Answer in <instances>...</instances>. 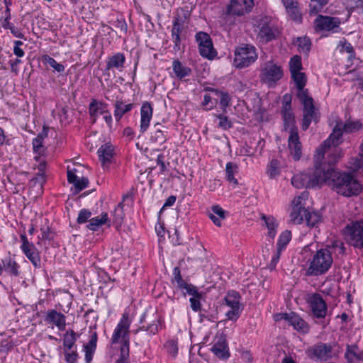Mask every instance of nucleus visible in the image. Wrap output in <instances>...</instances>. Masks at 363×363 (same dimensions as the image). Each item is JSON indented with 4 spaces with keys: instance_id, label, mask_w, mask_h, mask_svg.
<instances>
[{
    "instance_id": "nucleus-1",
    "label": "nucleus",
    "mask_w": 363,
    "mask_h": 363,
    "mask_svg": "<svg viewBox=\"0 0 363 363\" xmlns=\"http://www.w3.org/2000/svg\"><path fill=\"white\" fill-rule=\"evenodd\" d=\"M324 178V184H327L337 194L344 196H355L362 191V185L352 174L338 172L333 167H325Z\"/></svg>"
},
{
    "instance_id": "nucleus-2",
    "label": "nucleus",
    "mask_w": 363,
    "mask_h": 363,
    "mask_svg": "<svg viewBox=\"0 0 363 363\" xmlns=\"http://www.w3.org/2000/svg\"><path fill=\"white\" fill-rule=\"evenodd\" d=\"M131 320L129 319L128 314L124 313L116 325L111 339L112 345L121 343V354L116 363H128L129 357V328Z\"/></svg>"
},
{
    "instance_id": "nucleus-3",
    "label": "nucleus",
    "mask_w": 363,
    "mask_h": 363,
    "mask_svg": "<svg viewBox=\"0 0 363 363\" xmlns=\"http://www.w3.org/2000/svg\"><path fill=\"white\" fill-rule=\"evenodd\" d=\"M318 160L315 155V169L313 172H301L294 175L291 184L297 189L315 188L324 184L325 166L318 165Z\"/></svg>"
},
{
    "instance_id": "nucleus-4",
    "label": "nucleus",
    "mask_w": 363,
    "mask_h": 363,
    "mask_svg": "<svg viewBox=\"0 0 363 363\" xmlns=\"http://www.w3.org/2000/svg\"><path fill=\"white\" fill-rule=\"evenodd\" d=\"M333 259L329 249H320L313 256L306 269L307 276H320L325 274L331 267Z\"/></svg>"
},
{
    "instance_id": "nucleus-5",
    "label": "nucleus",
    "mask_w": 363,
    "mask_h": 363,
    "mask_svg": "<svg viewBox=\"0 0 363 363\" xmlns=\"http://www.w3.org/2000/svg\"><path fill=\"white\" fill-rule=\"evenodd\" d=\"M257 59V54L254 46L248 44L242 45L235 50L234 65L239 69L247 67Z\"/></svg>"
},
{
    "instance_id": "nucleus-6",
    "label": "nucleus",
    "mask_w": 363,
    "mask_h": 363,
    "mask_svg": "<svg viewBox=\"0 0 363 363\" xmlns=\"http://www.w3.org/2000/svg\"><path fill=\"white\" fill-rule=\"evenodd\" d=\"M297 97L303 106L301 128L303 130H306L312 121L315 123L318 121V111L315 108L313 99L309 96L308 92L306 94L302 92Z\"/></svg>"
},
{
    "instance_id": "nucleus-7",
    "label": "nucleus",
    "mask_w": 363,
    "mask_h": 363,
    "mask_svg": "<svg viewBox=\"0 0 363 363\" xmlns=\"http://www.w3.org/2000/svg\"><path fill=\"white\" fill-rule=\"evenodd\" d=\"M343 235L350 245L363 247V220H355L347 224L343 229Z\"/></svg>"
},
{
    "instance_id": "nucleus-8",
    "label": "nucleus",
    "mask_w": 363,
    "mask_h": 363,
    "mask_svg": "<svg viewBox=\"0 0 363 363\" xmlns=\"http://www.w3.org/2000/svg\"><path fill=\"white\" fill-rule=\"evenodd\" d=\"M335 125L333 127L332 133L329 135L328 138L325 140L316 150L317 160L323 159L324 155L329 147L331 146L336 147L341 144L343 141L342 135L344 130L341 127V120L337 119L335 121Z\"/></svg>"
},
{
    "instance_id": "nucleus-9",
    "label": "nucleus",
    "mask_w": 363,
    "mask_h": 363,
    "mask_svg": "<svg viewBox=\"0 0 363 363\" xmlns=\"http://www.w3.org/2000/svg\"><path fill=\"white\" fill-rule=\"evenodd\" d=\"M257 38L259 42L268 43L279 35L278 30L272 24L267 17H261L257 21Z\"/></svg>"
},
{
    "instance_id": "nucleus-10",
    "label": "nucleus",
    "mask_w": 363,
    "mask_h": 363,
    "mask_svg": "<svg viewBox=\"0 0 363 363\" xmlns=\"http://www.w3.org/2000/svg\"><path fill=\"white\" fill-rule=\"evenodd\" d=\"M254 6V0H230L226 6L225 14L233 16H243L250 13Z\"/></svg>"
},
{
    "instance_id": "nucleus-11",
    "label": "nucleus",
    "mask_w": 363,
    "mask_h": 363,
    "mask_svg": "<svg viewBox=\"0 0 363 363\" xmlns=\"http://www.w3.org/2000/svg\"><path fill=\"white\" fill-rule=\"evenodd\" d=\"M282 117L286 131H288L289 133L298 132L297 128L295 125L294 115L291 110V96L288 94H285L283 97Z\"/></svg>"
},
{
    "instance_id": "nucleus-12",
    "label": "nucleus",
    "mask_w": 363,
    "mask_h": 363,
    "mask_svg": "<svg viewBox=\"0 0 363 363\" xmlns=\"http://www.w3.org/2000/svg\"><path fill=\"white\" fill-rule=\"evenodd\" d=\"M196 40L199 45L200 55L208 60H213L217 55L213 48V43L208 34L199 32L196 35Z\"/></svg>"
},
{
    "instance_id": "nucleus-13",
    "label": "nucleus",
    "mask_w": 363,
    "mask_h": 363,
    "mask_svg": "<svg viewBox=\"0 0 363 363\" xmlns=\"http://www.w3.org/2000/svg\"><path fill=\"white\" fill-rule=\"evenodd\" d=\"M283 77V70L281 66L269 61L264 64L261 69V79L268 84L274 83Z\"/></svg>"
},
{
    "instance_id": "nucleus-14",
    "label": "nucleus",
    "mask_w": 363,
    "mask_h": 363,
    "mask_svg": "<svg viewBox=\"0 0 363 363\" xmlns=\"http://www.w3.org/2000/svg\"><path fill=\"white\" fill-rule=\"evenodd\" d=\"M332 350L330 345L320 342L308 348L306 353L311 359L327 361L332 358Z\"/></svg>"
},
{
    "instance_id": "nucleus-15",
    "label": "nucleus",
    "mask_w": 363,
    "mask_h": 363,
    "mask_svg": "<svg viewBox=\"0 0 363 363\" xmlns=\"http://www.w3.org/2000/svg\"><path fill=\"white\" fill-rule=\"evenodd\" d=\"M313 315L318 318H324L327 313V306L319 294H313L307 298Z\"/></svg>"
},
{
    "instance_id": "nucleus-16",
    "label": "nucleus",
    "mask_w": 363,
    "mask_h": 363,
    "mask_svg": "<svg viewBox=\"0 0 363 363\" xmlns=\"http://www.w3.org/2000/svg\"><path fill=\"white\" fill-rule=\"evenodd\" d=\"M340 25V20L336 17L318 15L314 21V28L316 31H329Z\"/></svg>"
},
{
    "instance_id": "nucleus-17",
    "label": "nucleus",
    "mask_w": 363,
    "mask_h": 363,
    "mask_svg": "<svg viewBox=\"0 0 363 363\" xmlns=\"http://www.w3.org/2000/svg\"><path fill=\"white\" fill-rule=\"evenodd\" d=\"M21 239L23 242L21 245V250L23 253L35 267H40V258L35 245L33 243L28 242L27 237L25 235H21Z\"/></svg>"
},
{
    "instance_id": "nucleus-18",
    "label": "nucleus",
    "mask_w": 363,
    "mask_h": 363,
    "mask_svg": "<svg viewBox=\"0 0 363 363\" xmlns=\"http://www.w3.org/2000/svg\"><path fill=\"white\" fill-rule=\"evenodd\" d=\"M45 321L50 325L56 326L59 330L63 331L66 327L65 315L56 310H49L45 317Z\"/></svg>"
},
{
    "instance_id": "nucleus-19",
    "label": "nucleus",
    "mask_w": 363,
    "mask_h": 363,
    "mask_svg": "<svg viewBox=\"0 0 363 363\" xmlns=\"http://www.w3.org/2000/svg\"><path fill=\"white\" fill-rule=\"evenodd\" d=\"M288 146L293 158L295 160H299L302 155V146L298 132L289 133Z\"/></svg>"
},
{
    "instance_id": "nucleus-20",
    "label": "nucleus",
    "mask_w": 363,
    "mask_h": 363,
    "mask_svg": "<svg viewBox=\"0 0 363 363\" xmlns=\"http://www.w3.org/2000/svg\"><path fill=\"white\" fill-rule=\"evenodd\" d=\"M152 116V107L148 102L143 104L140 108V130L145 133L149 128L150 121Z\"/></svg>"
},
{
    "instance_id": "nucleus-21",
    "label": "nucleus",
    "mask_w": 363,
    "mask_h": 363,
    "mask_svg": "<svg viewBox=\"0 0 363 363\" xmlns=\"http://www.w3.org/2000/svg\"><path fill=\"white\" fill-rule=\"evenodd\" d=\"M167 128L160 123H155L151 131L150 141L155 144L162 145L166 140Z\"/></svg>"
},
{
    "instance_id": "nucleus-22",
    "label": "nucleus",
    "mask_w": 363,
    "mask_h": 363,
    "mask_svg": "<svg viewBox=\"0 0 363 363\" xmlns=\"http://www.w3.org/2000/svg\"><path fill=\"white\" fill-rule=\"evenodd\" d=\"M113 146L108 143L101 145L98 150L97 153L103 167H106V165H108L111 162L113 157Z\"/></svg>"
},
{
    "instance_id": "nucleus-23",
    "label": "nucleus",
    "mask_w": 363,
    "mask_h": 363,
    "mask_svg": "<svg viewBox=\"0 0 363 363\" xmlns=\"http://www.w3.org/2000/svg\"><path fill=\"white\" fill-rule=\"evenodd\" d=\"M67 181L69 183L74 185L75 194H78L89 184V179L86 177L79 178L76 175L74 172L72 170L67 171Z\"/></svg>"
},
{
    "instance_id": "nucleus-24",
    "label": "nucleus",
    "mask_w": 363,
    "mask_h": 363,
    "mask_svg": "<svg viewBox=\"0 0 363 363\" xmlns=\"http://www.w3.org/2000/svg\"><path fill=\"white\" fill-rule=\"evenodd\" d=\"M345 357L347 363H359L363 360V351L360 350L357 345H347Z\"/></svg>"
},
{
    "instance_id": "nucleus-25",
    "label": "nucleus",
    "mask_w": 363,
    "mask_h": 363,
    "mask_svg": "<svg viewBox=\"0 0 363 363\" xmlns=\"http://www.w3.org/2000/svg\"><path fill=\"white\" fill-rule=\"evenodd\" d=\"M211 350L219 359H226L230 357L228 345L224 338H219Z\"/></svg>"
},
{
    "instance_id": "nucleus-26",
    "label": "nucleus",
    "mask_w": 363,
    "mask_h": 363,
    "mask_svg": "<svg viewBox=\"0 0 363 363\" xmlns=\"http://www.w3.org/2000/svg\"><path fill=\"white\" fill-rule=\"evenodd\" d=\"M261 219L264 222V225L267 228V235L272 240H273L276 236L277 228H278V223L276 219L272 216H267L264 214L261 215Z\"/></svg>"
},
{
    "instance_id": "nucleus-27",
    "label": "nucleus",
    "mask_w": 363,
    "mask_h": 363,
    "mask_svg": "<svg viewBox=\"0 0 363 363\" xmlns=\"http://www.w3.org/2000/svg\"><path fill=\"white\" fill-rule=\"evenodd\" d=\"M107 104L93 100L89 107V111L93 123L96 122L99 114L102 115L106 109Z\"/></svg>"
},
{
    "instance_id": "nucleus-28",
    "label": "nucleus",
    "mask_w": 363,
    "mask_h": 363,
    "mask_svg": "<svg viewBox=\"0 0 363 363\" xmlns=\"http://www.w3.org/2000/svg\"><path fill=\"white\" fill-rule=\"evenodd\" d=\"M125 55L123 53L118 52L108 58L106 62V70L111 69H121L124 67Z\"/></svg>"
},
{
    "instance_id": "nucleus-29",
    "label": "nucleus",
    "mask_w": 363,
    "mask_h": 363,
    "mask_svg": "<svg viewBox=\"0 0 363 363\" xmlns=\"http://www.w3.org/2000/svg\"><path fill=\"white\" fill-rule=\"evenodd\" d=\"M97 333L94 332L88 342L87 344L84 345V351L85 352V361L86 363H90L93 358V354L96 348L97 342Z\"/></svg>"
},
{
    "instance_id": "nucleus-30",
    "label": "nucleus",
    "mask_w": 363,
    "mask_h": 363,
    "mask_svg": "<svg viewBox=\"0 0 363 363\" xmlns=\"http://www.w3.org/2000/svg\"><path fill=\"white\" fill-rule=\"evenodd\" d=\"M133 104H125L123 100L117 98L114 104V117L117 121H120L123 116L130 111L133 108Z\"/></svg>"
},
{
    "instance_id": "nucleus-31",
    "label": "nucleus",
    "mask_w": 363,
    "mask_h": 363,
    "mask_svg": "<svg viewBox=\"0 0 363 363\" xmlns=\"http://www.w3.org/2000/svg\"><path fill=\"white\" fill-rule=\"evenodd\" d=\"M288 323L298 331L307 333L308 331V324L299 315L295 313H291Z\"/></svg>"
},
{
    "instance_id": "nucleus-32",
    "label": "nucleus",
    "mask_w": 363,
    "mask_h": 363,
    "mask_svg": "<svg viewBox=\"0 0 363 363\" xmlns=\"http://www.w3.org/2000/svg\"><path fill=\"white\" fill-rule=\"evenodd\" d=\"M291 77L297 88V96L301 95L302 92L303 94L308 92V89H304L306 83V76L303 72H298L292 73Z\"/></svg>"
},
{
    "instance_id": "nucleus-33",
    "label": "nucleus",
    "mask_w": 363,
    "mask_h": 363,
    "mask_svg": "<svg viewBox=\"0 0 363 363\" xmlns=\"http://www.w3.org/2000/svg\"><path fill=\"white\" fill-rule=\"evenodd\" d=\"M78 335L73 330H67L63 336V348L65 351L71 350L75 345Z\"/></svg>"
},
{
    "instance_id": "nucleus-34",
    "label": "nucleus",
    "mask_w": 363,
    "mask_h": 363,
    "mask_svg": "<svg viewBox=\"0 0 363 363\" xmlns=\"http://www.w3.org/2000/svg\"><path fill=\"white\" fill-rule=\"evenodd\" d=\"M172 68L176 77L180 79L189 76L191 72L189 67L184 66L178 60L173 61Z\"/></svg>"
},
{
    "instance_id": "nucleus-35",
    "label": "nucleus",
    "mask_w": 363,
    "mask_h": 363,
    "mask_svg": "<svg viewBox=\"0 0 363 363\" xmlns=\"http://www.w3.org/2000/svg\"><path fill=\"white\" fill-rule=\"evenodd\" d=\"M267 174L270 179H274L281 174L280 162L277 159H272L267 167Z\"/></svg>"
},
{
    "instance_id": "nucleus-36",
    "label": "nucleus",
    "mask_w": 363,
    "mask_h": 363,
    "mask_svg": "<svg viewBox=\"0 0 363 363\" xmlns=\"http://www.w3.org/2000/svg\"><path fill=\"white\" fill-rule=\"evenodd\" d=\"M307 210L305 208H292L290 213V220L293 223L299 224L302 223L305 219V214Z\"/></svg>"
},
{
    "instance_id": "nucleus-37",
    "label": "nucleus",
    "mask_w": 363,
    "mask_h": 363,
    "mask_svg": "<svg viewBox=\"0 0 363 363\" xmlns=\"http://www.w3.org/2000/svg\"><path fill=\"white\" fill-rule=\"evenodd\" d=\"M107 220V213H103L101 217L97 216L91 218L89 220V223L87 225V228L92 231H96L102 225L105 224Z\"/></svg>"
},
{
    "instance_id": "nucleus-38",
    "label": "nucleus",
    "mask_w": 363,
    "mask_h": 363,
    "mask_svg": "<svg viewBox=\"0 0 363 363\" xmlns=\"http://www.w3.org/2000/svg\"><path fill=\"white\" fill-rule=\"evenodd\" d=\"M238 167L236 164L233 162H228L226 164V178L229 182L233 184L234 187L238 185V182L234 177V174L238 172Z\"/></svg>"
},
{
    "instance_id": "nucleus-39",
    "label": "nucleus",
    "mask_w": 363,
    "mask_h": 363,
    "mask_svg": "<svg viewBox=\"0 0 363 363\" xmlns=\"http://www.w3.org/2000/svg\"><path fill=\"white\" fill-rule=\"evenodd\" d=\"M328 2L329 0H311L309 4L310 15H316L321 12Z\"/></svg>"
},
{
    "instance_id": "nucleus-40",
    "label": "nucleus",
    "mask_w": 363,
    "mask_h": 363,
    "mask_svg": "<svg viewBox=\"0 0 363 363\" xmlns=\"http://www.w3.org/2000/svg\"><path fill=\"white\" fill-rule=\"evenodd\" d=\"M343 156V152L341 149H335L333 152L330 155V160L328 161V164L323 163L321 161L323 159L318 160V165H321L323 167L325 166L326 169L328 167H333L340 159H341Z\"/></svg>"
},
{
    "instance_id": "nucleus-41",
    "label": "nucleus",
    "mask_w": 363,
    "mask_h": 363,
    "mask_svg": "<svg viewBox=\"0 0 363 363\" xmlns=\"http://www.w3.org/2000/svg\"><path fill=\"white\" fill-rule=\"evenodd\" d=\"M341 127L345 133H352L361 130L363 125L359 121H347L345 123L341 121Z\"/></svg>"
},
{
    "instance_id": "nucleus-42",
    "label": "nucleus",
    "mask_w": 363,
    "mask_h": 363,
    "mask_svg": "<svg viewBox=\"0 0 363 363\" xmlns=\"http://www.w3.org/2000/svg\"><path fill=\"white\" fill-rule=\"evenodd\" d=\"M240 296L236 291L229 292L225 298L226 305L230 308L240 307Z\"/></svg>"
},
{
    "instance_id": "nucleus-43",
    "label": "nucleus",
    "mask_w": 363,
    "mask_h": 363,
    "mask_svg": "<svg viewBox=\"0 0 363 363\" xmlns=\"http://www.w3.org/2000/svg\"><path fill=\"white\" fill-rule=\"evenodd\" d=\"M211 91L213 92L216 96L220 97V105L223 111H225L226 107L230 105V96L228 92L219 91L216 89H211Z\"/></svg>"
},
{
    "instance_id": "nucleus-44",
    "label": "nucleus",
    "mask_w": 363,
    "mask_h": 363,
    "mask_svg": "<svg viewBox=\"0 0 363 363\" xmlns=\"http://www.w3.org/2000/svg\"><path fill=\"white\" fill-rule=\"evenodd\" d=\"M45 166L46 164L44 161L40 162L38 167L39 172L35 177L31 179V182H33L34 184L38 183L40 189H42L43 184L45 182V177L44 173Z\"/></svg>"
},
{
    "instance_id": "nucleus-45",
    "label": "nucleus",
    "mask_w": 363,
    "mask_h": 363,
    "mask_svg": "<svg viewBox=\"0 0 363 363\" xmlns=\"http://www.w3.org/2000/svg\"><path fill=\"white\" fill-rule=\"evenodd\" d=\"M297 45L298 47L299 51L307 55L311 49V40L309 38L304 36L301 38H298L296 40Z\"/></svg>"
},
{
    "instance_id": "nucleus-46",
    "label": "nucleus",
    "mask_w": 363,
    "mask_h": 363,
    "mask_svg": "<svg viewBox=\"0 0 363 363\" xmlns=\"http://www.w3.org/2000/svg\"><path fill=\"white\" fill-rule=\"evenodd\" d=\"M320 216L319 213L316 212H309L307 211L306 213L305 214V220L308 225L309 226H315L316 224H318L320 221Z\"/></svg>"
},
{
    "instance_id": "nucleus-47",
    "label": "nucleus",
    "mask_w": 363,
    "mask_h": 363,
    "mask_svg": "<svg viewBox=\"0 0 363 363\" xmlns=\"http://www.w3.org/2000/svg\"><path fill=\"white\" fill-rule=\"evenodd\" d=\"M291 74L301 72L302 69L301 58L298 55H294L291 58L289 62Z\"/></svg>"
},
{
    "instance_id": "nucleus-48",
    "label": "nucleus",
    "mask_w": 363,
    "mask_h": 363,
    "mask_svg": "<svg viewBox=\"0 0 363 363\" xmlns=\"http://www.w3.org/2000/svg\"><path fill=\"white\" fill-rule=\"evenodd\" d=\"M43 60L45 63L48 64L51 67L54 69L55 71L57 72H62L65 70L64 65L57 62V61L54 58L48 55H44L43 57Z\"/></svg>"
},
{
    "instance_id": "nucleus-49",
    "label": "nucleus",
    "mask_w": 363,
    "mask_h": 363,
    "mask_svg": "<svg viewBox=\"0 0 363 363\" xmlns=\"http://www.w3.org/2000/svg\"><path fill=\"white\" fill-rule=\"evenodd\" d=\"M113 216L114 223L117 225H121L124 218L123 205L122 203H118L115 208Z\"/></svg>"
},
{
    "instance_id": "nucleus-50",
    "label": "nucleus",
    "mask_w": 363,
    "mask_h": 363,
    "mask_svg": "<svg viewBox=\"0 0 363 363\" xmlns=\"http://www.w3.org/2000/svg\"><path fill=\"white\" fill-rule=\"evenodd\" d=\"M291 239V231L284 230L279 235V240L277 242V247H279V248L285 249L286 246L290 242Z\"/></svg>"
},
{
    "instance_id": "nucleus-51",
    "label": "nucleus",
    "mask_w": 363,
    "mask_h": 363,
    "mask_svg": "<svg viewBox=\"0 0 363 363\" xmlns=\"http://www.w3.org/2000/svg\"><path fill=\"white\" fill-rule=\"evenodd\" d=\"M363 167V153H360L355 157H352L350 161V168L353 171H357Z\"/></svg>"
},
{
    "instance_id": "nucleus-52",
    "label": "nucleus",
    "mask_w": 363,
    "mask_h": 363,
    "mask_svg": "<svg viewBox=\"0 0 363 363\" xmlns=\"http://www.w3.org/2000/svg\"><path fill=\"white\" fill-rule=\"evenodd\" d=\"M180 290L184 291L185 290L186 292H184V294H188L192 296H196L197 298H202V294L199 292L196 287L194 286L192 284L185 283L179 288Z\"/></svg>"
},
{
    "instance_id": "nucleus-53",
    "label": "nucleus",
    "mask_w": 363,
    "mask_h": 363,
    "mask_svg": "<svg viewBox=\"0 0 363 363\" xmlns=\"http://www.w3.org/2000/svg\"><path fill=\"white\" fill-rule=\"evenodd\" d=\"M286 12L293 21L297 23H301L302 15L299 11L298 5L288 9V10H286Z\"/></svg>"
},
{
    "instance_id": "nucleus-54",
    "label": "nucleus",
    "mask_w": 363,
    "mask_h": 363,
    "mask_svg": "<svg viewBox=\"0 0 363 363\" xmlns=\"http://www.w3.org/2000/svg\"><path fill=\"white\" fill-rule=\"evenodd\" d=\"M340 46L341 47V48H340L341 52H347L349 54L348 59L350 60H351L355 57V53L354 51V48L350 43H348L347 41H344V42L340 41Z\"/></svg>"
},
{
    "instance_id": "nucleus-55",
    "label": "nucleus",
    "mask_w": 363,
    "mask_h": 363,
    "mask_svg": "<svg viewBox=\"0 0 363 363\" xmlns=\"http://www.w3.org/2000/svg\"><path fill=\"white\" fill-rule=\"evenodd\" d=\"M4 267L5 270L7 271L9 274L14 276L18 275V265L11 259H9V260L4 263Z\"/></svg>"
},
{
    "instance_id": "nucleus-56",
    "label": "nucleus",
    "mask_w": 363,
    "mask_h": 363,
    "mask_svg": "<svg viewBox=\"0 0 363 363\" xmlns=\"http://www.w3.org/2000/svg\"><path fill=\"white\" fill-rule=\"evenodd\" d=\"M182 31V26L181 25L177 22L175 21L173 24L172 28V39L174 40L175 43V45L178 46L180 43V33Z\"/></svg>"
},
{
    "instance_id": "nucleus-57",
    "label": "nucleus",
    "mask_w": 363,
    "mask_h": 363,
    "mask_svg": "<svg viewBox=\"0 0 363 363\" xmlns=\"http://www.w3.org/2000/svg\"><path fill=\"white\" fill-rule=\"evenodd\" d=\"M216 117L219 119L218 128L223 130H228L233 127V123L228 118L223 114H218Z\"/></svg>"
},
{
    "instance_id": "nucleus-58",
    "label": "nucleus",
    "mask_w": 363,
    "mask_h": 363,
    "mask_svg": "<svg viewBox=\"0 0 363 363\" xmlns=\"http://www.w3.org/2000/svg\"><path fill=\"white\" fill-rule=\"evenodd\" d=\"M308 198V193L303 192L300 196L295 197L292 201V208H305V201Z\"/></svg>"
},
{
    "instance_id": "nucleus-59",
    "label": "nucleus",
    "mask_w": 363,
    "mask_h": 363,
    "mask_svg": "<svg viewBox=\"0 0 363 363\" xmlns=\"http://www.w3.org/2000/svg\"><path fill=\"white\" fill-rule=\"evenodd\" d=\"M40 231H41V235L38 236L39 240L37 242L38 245H40L41 242L43 240H50L52 239L51 231H50V228H49V226L42 227L40 228Z\"/></svg>"
},
{
    "instance_id": "nucleus-60",
    "label": "nucleus",
    "mask_w": 363,
    "mask_h": 363,
    "mask_svg": "<svg viewBox=\"0 0 363 363\" xmlns=\"http://www.w3.org/2000/svg\"><path fill=\"white\" fill-rule=\"evenodd\" d=\"M344 3L348 10L363 7V0H345Z\"/></svg>"
},
{
    "instance_id": "nucleus-61",
    "label": "nucleus",
    "mask_w": 363,
    "mask_h": 363,
    "mask_svg": "<svg viewBox=\"0 0 363 363\" xmlns=\"http://www.w3.org/2000/svg\"><path fill=\"white\" fill-rule=\"evenodd\" d=\"M325 249H329L333 252V250H337L339 254H343L345 252V247L343 243L340 240H335L330 245H328Z\"/></svg>"
},
{
    "instance_id": "nucleus-62",
    "label": "nucleus",
    "mask_w": 363,
    "mask_h": 363,
    "mask_svg": "<svg viewBox=\"0 0 363 363\" xmlns=\"http://www.w3.org/2000/svg\"><path fill=\"white\" fill-rule=\"evenodd\" d=\"M91 216V213L87 209H82L78 215L77 222L78 223H86Z\"/></svg>"
},
{
    "instance_id": "nucleus-63",
    "label": "nucleus",
    "mask_w": 363,
    "mask_h": 363,
    "mask_svg": "<svg viewBox=\"0 0 363 363\" xmlns=\"http://www.w3.org/2000/svg\"><path fill=\"white\" fill-rule=\"evenodd\" d=\"M43 140L36 137L33 140V148L35 152L39 155L44 152V147L43 145Z\"/></svg>"
},
{
    "instance_id": "nucleus-64",
    "label": "nucleus",
    "mask_w": 363,
    "mask_h": 363,
    "mask_svg": "<svg viewBox=\"0 0 363 363\" xmlns=\"http://www.w3.org/2000/svg\"><path fill=\"white\" fill-rule=\"evenodd\" d=\"M173 275L174 278L173 280L177 282V287L179 289L181 286H182L183 284H184L186 282L182 279V277L181 275L180 269L178 267H176L173 269Z\"/></svg>"
}]
</instances>
